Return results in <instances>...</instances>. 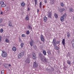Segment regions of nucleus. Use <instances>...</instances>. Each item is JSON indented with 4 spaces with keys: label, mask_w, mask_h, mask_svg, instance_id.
Instances as JSON below:
<instances>
[{
    "label": "nucleus",
    "mask_w": 74,
    "mask_h": 74,
    "mask_svg": "<svg viewBox=\"0 0 74 74\" xmlns=\"http://www.w3.org/2000/svg\"><path fill=\"white\" fill-rule=\"evenodd\" d=\"M39 58L41 61L43 62H44V63H47V60L46 58H45V57L44 56L43 54L41 53L40 54Z\"/></svg>",
    "instance_id": "nucleus-1"
},
{
    "label": "nucleus",
    "mask_w": 74,
    "mask_h": 74,
    "mask_svg": "<svg viewBox=\"0 0 74 74\" xmlns=\"http://www.w3.org/2000/svg\"><path fill=\"white\" fill-rule=\"evenodd\" d=\"M52 43H53V45L54 47L56 48V49L58 50L59 47L57 46V45L56 44V38H55L53 39Z\"/></svg>",
    "instance_id": "nucleus-2"
},
{
    "label": "nucleus",
    "mask_w": 74,
    "mask_h": 74,
    "mask_svg": "<svg viewBox=\"0 0 74 74\" xmlns=\"http://www.w3.org/2000/svg\"><path fill=\"white\" fill-rule=\"evenodd\" d=\"M67 16V15L66 13L64 14L63 16H62L60 18V20L62 22H63L64 21V19L66 18V16Z\"/></svg>",
    "instance_id": "nucleus-3"
},
{
    "label": "nucleus",
    "mask_w": 74,
    "mask_h": 74,
    "mask_svg": "<svg viewBox=\"0 0 74 74\" xmlns=\"http://www.w3.org/2000/svg\"><path fill=\"white\" fill-rule=\"evenodd\" d=\"M2 53L1 54V56L3 58H5L7 57V53L5 51H2Z\"/></svg>",
    "instance_id": "nucleus-4"
},
{
    "label": "nucleus",
    "mask_w": 74,
    "mask_h": 74,
    "mask_svg": "<svg viewBox=\"0 0 74 74\" xmlns=\"http://www.w3.org/2000/svg\"><path fill=\"white\" fill-rule=\"evenodd\" d=\"M47 16L48 18H51L52 17V13L51 12H49L48 13Z\"/></svg>",
    "instance_id": "nucleus-5"
},
{
    "label": "nucleus",
    "mask_w": 74,
    "mask_h": 74,
    "mask_svg": "<svg viewBox=\"0 0 74 74\" xmlns=\"http://www.w3.org/2000/svg\"><path fill=\"white\" fill-rule=\"evenodd\" d=\"M24 55V53H23L21 52V53L18 56V58L20 59V58H21L22 57H23V56Z\"/></svg>",
    "instance_id": "nucleus-6"
},
{
    "label": "nucleus",
    "mask_w": 74,
    "mask_h": 74,
    "mask_svg": "<svg viewBox=\"0 0 74 74\" xmlns=\"http://www.w3.org/2000/svg\"><path fill=\"white\" fill-rule=\"evenodd\" d=\"M33 66L34 67H37L38 66V64L35 62L33 63Z\"/></svg>",
    "instance_id": "nucleus-7"
},
{
    "label": "nucleus",
    "mask_w": 74,
    "mask_h": 74,
    "mask_svg": "<svg viewBox=\"0 0 74 74\" xmlns=\"http://www.w3.org/2000/svg\"><path fill=\"white\" fill-rule=\"evenodd\" d=\"M32 56L33 59H34V60L36 59V54L34 53H33Z\"/></svg>",
    "instance_id": "nucleus-8"
},
{
    "label": "nucleus",
    "mask_w": 74,
    "mask_h": 74,
    "mask_svg": "<svg viewBox=\"0 0 74 74\" xmlns=\"http://www.w3.org/2000/svg\"><path fill=\"white\" fill-rule=\"evenodd\" d=\"M40 39L42 41H44L45 39H44V36L43 35H41V36H40Z\"/></svg>",
    "instance_id": "nucleus-9"
},
{
    "label": "nucleus",
    "mask_w": 74,
    "mask_h": 74,
    "mask_svg": "<svg viewBox=\"0 0 74 74\" xmlns=\"http://www.w3.org/2000/svg\"><path fill=\"white\" fill-rule=\"evenodd\" d=\"M59 11L60 12H62L64 11H65V9L64 8H61L60 9H59Z\"/></svg>",
    "instance_id": "nucleus-10"
},
{
    "label": "nucleus",
    "mask_w": 74,
    "mask_h": 74,
    "mask_svg": "<svg viewBox=\"0 0 74 74\" xmlns=\"http://www.w3.org/2000/svg\"><path fill=\"white\" fill-rule=\"evenodd\" d=\"M69 11L70 12H74V10L72 8H70L69 10Z\"/></svg>",
    "instance_id": "nucleus-11"
},
{
    "label": "nucleus",
    "mask_w": 74,
    "mask_h": 74,
    "mask_svg": "<svg viewBox=\"0 0 74 74\" xmlns=\"http://www.w3.org/2000/svg\"><path fill=\"white\" fill-rule=\"evenodd\" d=\"M27 29H30V30H32V27L30 26V25H29L28 26Z\"/></svg>",
    "instance_id": "nucleus-12"
},
{
    "label": "nucleus",
    "mask_w": 74,
    "mask_h": 74,
    "mask_svg": "<svg viewBox=\"0 0 74 74\" xmlns=\"http://www.w3.org/2000/svg\"><path fill=\"white\" fill-rule=\"evenodd\" d=\"M62 44H63L64 46V45H65V39H63L62 40Z\"/></svg>",
    "instance_id": "nucleus-13"
},
{
    "label": "nucleus",
    "mask_w": 74,
    "mask_h": 74,
    "mask_svg": "<svg viewBox=\"0 0 74 74\" xmlns=\"http://www.w3.org/2000/svg\"><path fill=\"white\" fill-rule=\"evenodd\" d=\"M26 62H27V63H30V59L29 58H27V59L26 60Z\"/></svg>",
    "instance_id": "nucleus-14"
},
{
    "label": "nucleus",
    "mask_w": 74,
    "mask_h": 74,
    "mask_svg": "<svg viewBox=\"0 0 74 74\" xmlns=\"http://www.w3.org/2000/svg\"><path fill=\"white\" fill-rule=\"evenodd\" d=\"M9 26L10 27L12 26V22L11 21H9Z\"/></svg>",
    "instance_id": "nucleus-15"
},
{
    "label": "nucleus",
    "mask_w": 74,
    "mask_h": 74,
    "mask_svg": "<svg viewBox=\"0 0 74 74\" xmlns=\"http://www.w3.org/2000/svg\"><path fill=\"white\" fill-rule=\"evenodd\" d=\"M47 18L46 16H45L44 18V21L45 22H47Z\"/></svg>",
    "instance_id": "nucleus-16"
},
{
    "label": "nucleus",
    "mask_w": 74,
    "mask_h": 74,
    "mask_svg": "<svg viewBox=\"0 0 74 74\" xmlns=\"http://www.w3.org/2000/svg\"><path fill=\"white\" fill-rule=\"evenodd\" d=\"M71 43L72 44V47L74 48V39L71 41Z\"/></svg>",
    "instance_id": "nucleus-17"
},
{
    "label": "nucleus",
    "mask_w": 74,
    "mask_h": 74,
    "mask_svg": "<svg viewBox=\"0 0 74 74\" xmlns=\"http://www.w3.org/2000/svg\"><path fill=\"white\" fill-rule=\"evenodd\" d=\"M33 41L32 40L30 43V44L31 47L33 46Z\"/></svg>",
    "instance_id": "nucleus-18"
},
{
    "label": "nucleus",
    "mask_w": 74,
    "mask_h": 74,
    "mask_svg": "<svg viewBox=\"0 0 74 74\" xmlns=\"http://www.w3.org/2000/svg\"><path fill=\"white\" fill-rule=\"evenodd\" d=\"M43 53L45 56V55H47V52H46V51H45V50L43 51Z\"/></svg>",
    "instance_id": "nucleus-19"
},
{
    "label": "nucleus",
    "mask_w": 74,
    "mask_h": 74,
    "mask_svg": "<svg viewBox=\"0 0 74 74\" xmlns=\"http://www.w3.org/2000/svg\"><path fill=\"white\" fill-rule=\"evenodd\" d=\"M54 16L56 18H58V15L56 14L55 13L54 14Z\"/></svg>",
    "instance_id": "nucleus-20"
},
{
    "label": "nucleus",
    "mask_w": 74,
    "mask_h": 74,
    "mask_svg": "<svg viewBox=\"0 0 74 74\" xmlns=\"http://www.w3.org/2000/svg\"><path fill=\"white\" fill-rule=\"evenodd\" d=\"M67 36L68 37H70V34L69 32H68L67 33Z\"/></svg>",
    "instance_id": "nucleus-21"
},
{
    "label": "nucleus",
    "mask_w": 74,
    "mask_h": 74,
    "mask_svg": "<svg viewBox=\"0 0 74 74\" xmlns=\"http://www.w3.org/2000/svg\"><path fill=\"white\" fill-rule=\"evenodd\" d=\"M6 6V5L5 4H4L3 3V4L2 5H1V7H5Z\"/></svg>",
    "instance_id": "nucleus-22"
},
{
    "label": "nucleus",
    "mask_w": 74,
    "mask_h": 74,
    "mask_svg": "<svg viewBox=\"0 0 74 74\" xmlns=\"http://www.w3.org/2000/svg\"><path fill=\"white\" fill-rule=\"evenodd\" d=\"M12 50L13 51H15L16 50V48L15 47H13L12 48Z\"/></svg>",
    "instance_id": "nucleus-23"
},
{
    "label": "nucleus",
    "mask_w": 74,
    "mask_h": 74,
    "mask_svg": "<svg viewBox=\"0 0 74 74\" xmlns=\"http://www.w3.org/2000/svg\"><path fill=\"white\" fill-rule=\"evenodd\" d=\"M21 48H22V47H23V46H24V43H21Z\"/></svg>",
    "instance_id": "nucleus-24"
},
{
    "label": "nucleus",
    "mask_w": 74,
    "mask_h": 74,
    "mask_svg": "<svg viewBox=\"0 0 74 74\" xmlns=\"http://www.w3.org/2000/svg\"><path fill=\"white\" fill-rule=\"evenodd\" d=\"M67 63L68 64L70 65V63H71V62H70L69 60H68L67 61Z\"/></svg>",
    "instance_id": "nucleus-25"
},
{
    "label": "nucleus",
    "mask_w": 74,
    "mask_h": 74,
    "mask_svg": "<svg viewBox=\"0 0 74 74\" xmlns=\"http://www.w3.org/2000/svg\"><path fill=\"white\" fill-rule=\"evenodd\" d=\"M55 2V1L54 0H51V3L53 4H54V2Z\"/></svg>",
    "instance_id": "nucleus-26"
},
{
    "label": "nucleus",
    "mask_w": 74,
    "mask_h": 74,
    "mask_svg": "<svg viewBox=\"0 0 74 74\" xmlns=\"http://www.w3.org/2000/svg\"><path fill=\"white\" fill-rule=\"evenodd\" d=\"M29 16L28 15H27L26 17V21H28L29 20Z\"/></svg>",
    "instance_id": "nucleus-27"
},
{
    "label": "nucleus",
    "mask_w": 74,
    "mask_h": 74,
    "mask_svg": "<svg viewBox=\"0 0 74 74\" xmlns=\"http://www.w3.org/2000/svg\"><path fill=\"white\" fill-rule=\"evenodd\" d=\"M42 6V4L41 3V2L39 4V7L40 8H41V7Z\"/></svg>",
    "instance_id": "nucleus-28"
},
{
    "label": "nucleus",
    "mask_w": 74,
    "mask_h": 74,
    "mask_svg": "<svg viewBox=\"0 0 74 74\" xmlns=\"http://www.w3.org/2000/svg\"><path fill=\"white\" fill-rule=\"evenodd\" d=\"M21 5L23 7H24V6H25V3L23 2L21 4Z\"/></svg>",
    "instance_id": "nucleus-29"
},
{
    "label": "nucleus",
    "mask_w": 74,
    "mask_h": 74,
    "mask_svg": "<svg viewBox=\"0 0 74 74\" xmlns=\"http://www.w3.org/2000/svg\"><path fill=\"white\" fill-rule=\"evenodd\" d=\"M60 5L62 6V7H63L64 6V3H61Z\"/></svg>",
    "instance_id": "nucleus-30"
},
{
    "label": "nucleus",
    "mask_w": 74,
    "mask_h": 74,
    "mask_svg": "<svg viewBox=\"0 0 74 74\" xmlns=\"http://www.w3.org/2000/svg\"><path fill=\"white\" fill-rule=\"evenodd\" d=\"M1 74H4V70H3L1 71Z\"/></svg>",
    "instance_id": "nucleus-31"
},
{
    "label": "nucleus",
    "mask_w": 74,
    "mask_h": 74,
    "mask_svg": "<svg viewBox=\"0 0 74 74\" xmlns=\"http://www.w3.org/2000/svg\"><path fill=\"white\" fill-rule=\"evenodd\" d=\"M5 42H9V40L7 39H6L5 40Z\"/></svg>",
    "instance_id": "nucleus-32"
},
{
    "label": "nucleus",
    "mask_w": 74,
    "mask_h": 74,
    "mask_svg": "<svg viewBox=\"0 0 74 74\" xmlns=\"http://www.w3.org/2000/svg\"><path fill=\"white\" fill-rule=\"evenodd\" d=\"M60 41H57V42H56V44L57 45V44H59L60 43Z\"/></svg>",
    "instance_id": "nucleus-33"
},
{
    "label": "nucleus",
    "mask_w": 74,
    "mask_h": 74,
    "mask_svg": "<svg viewBox=\"0 0 74 74\" xmlns=\"http://www.w3.org/2000/svg\"><path fill=\"white\" fill-rule=\"evenodd\" d=\"M4 3L3 1H1L0 3L1 4V5H2V4H4Z\"/></svg>",
    "instance_id": "nucleus-34"
},
{
    "label": "nucleus",
    "mask_w": 74,
    "mask_h": 74,
    "mask_svg": "<svg viewBox=\"0 0 74 74\" xmlns=\"http://www.w3.org/2000/svg\"><path fill=\"white\" fill-rule=\"evenodd\" d=\"M1 33H3V29H1L0 30Z\"/></svg>",
    "instance_id": "nucleus-35"
},
{
    "label": "nucleus",
    "mask_w": 74,
    "mask_h": 74,
    "mask_svg": "<svg viewBox=\"0 0 74 74\" xmlns=\"http://www.w3.org/2000/svg\"><path fill=\"white\" fill-rule=\"evenodd\" d=\"M3 21V19L2 18H0V23H1Z\"/></svg>",
    "instance_id": "nucleus-36"
},
{
    "label": "nucleus",
    "mask_w": 74,
    "mask_h": 74,
    "mask_svg": "<svg viewBox=\"0 0 74 74\" xmlns=\"http://www.w3.org/2000/svg\"><path fill=\"white\" fill-rule=\"evenodd\" d=\"M22 37H25V35L24 34H22L21 35Z\"/></svg>",
    "instance_id": "nucleus-37"
},
{
    "label": "nucleus",
    "mask_w": 74,
    "mask_h": 74,
    "mask_svg": "<svg viewBox=\"0 0 74 74\" xmlns=\"http://www.w3.org/2000/svg\"><path fill=\"white\" fill-rule=\"evenodd\" d=\"M29 33H30V32H29V31H27V34H29Z\"/></svg>",
    "instance_id": "nucleus-38"
},
{
    "label": "nucleus",
    "mask_w": 74,
    "mask_h": 74,
    "mask_svg": "<svg viewBox=\"0 0 74 74\" xmlns=\"http://www.w3.org/2000/svg\"><path fill=\"white\" fill-rule=\"evenodd\" d=\"M37 2H35V4L36 7H37Z\"/></svg>",
    "instance_id": "nucleus-39"
},
{
    "label": "nucleus",
    "mask_w": 74,
    "mask_h": 74,
    "mask_svg": "<svg viewBox=\"0 0 74 74\" xmlns=\"http://www.w3.org/2000/svg\"><path fill=\"white\" fill-rule=\"evenodd\" d=\"M1 38H2V37L1 36H0V42L1 41Z\"/></svg>",
    "instance_id": "nucleus-40"
},
{
    "label": "nucleus",
    "mask_w": 74,
    "mask_h": 74,
    "mask_svg": "<svg viewBox=\"0 0 74 74\" xmlns=\"http://www.w3.org/2000/svg\"><path fill=\"white\" fill-rule=\"evenodd\" d=\"M34 47L35 49H36V48H37V46H36V45H34Z\"/></svg>",
    "instance_id": "nucleus-41"
},
{
    "label": "nucleus",
    "mask_w": 74,
    "mask_h": 74,
    "mask_svg": "<svg viewBox=\"0 0 74 74\" xmlns=\"http://www.w3.org/2000/svg\"><path fill=\"white\" fill-rule=\"evenodd\" d=\"M44 2H45V3H47V1L46 0H45L44 1Z\"/></svg>",
    "instance_id": "nucleus-42"
},
{
    "label": "nucleus",
    "mask_w": 74,
    "mask_h": 74,
    "mask_svg": "<svg viewBox=\"0 0 74 74\" xmlns=\"http://www.w3.org/2000/svg\"><path fill=\"white\" fill-rule=\"evenodd\" d=\"M19 42H21V38H19Z\"/></svg>",
    "instance_id": "nucleus-43"
},
{
    "label": "nucleus",
    "mask_w": 74,
    "mask_h": 74,
    "mask_svg": "<svg viewBox=\"0 0 74 74\" xmlns=\"http://www.w3.org/2000/svg\"><path fill=\"white\" fill-rule=\"evenodd\" d=\"M37 12H38H38H39V9H38L37 10Z\"/></svg>",
    "instance_id": "nucleus-44"
},
{
    "label": "nucleus",
    "mask_w": 74,
    "mask_h": 74,
    "mask_svg": "<svg viewBox=\"0 0 74 74\" xmlns=\"http://www.w3.org/2000/svg\"><path fill=\"white\" fill-rule=\"evenodd\" d=\"M28 11H30V8H28Z\"/></svg>",
    "instance_id": "nucleus-45"
},
{
    "label": "nucleus",
    "mask_w": 74,
    "mask_h": 74,
    "mask_svg": "<svg viewBox=\"0 0 74 74\" xmlns=\"http://www.w3.org/2000/svg\"><path fill=\"white\" fill-rule=\"evenodd\" d=\"M35 2H37V0H34Z\"/></svg>",
    "instance_id": "nucleus-46"
},
{
    "label": "nucleus",
    "mask_w": 74,
    "mask_h": 74,
    "mask_svg": "<svg viewBox=\"0 0 74 74\" xmlns=\"http://www.w3.org/2000/svg\"><path fill=\"white\" fill-rule=\"evenodd\" d=\"M3 13L2 12H1V14H3Z\"/></svg>",
    "instance_id": "nucleus-47"
},
{
    "label": "nucleus",
    "mask_w": 74,
    "mask_h": 74,
    "mask_svg": "<svg viewBox=\"0 0 74 74\" xmlns=\"http://www.w3.org/2000/svg\"><path fill=\"white\" fill-rule=\"evenodd\" d=\"M9 66H11V65H10V64H9Z\"/></svg>",
    "instance_id": "nucleus-48"
},
{
    "label": "nucleus",
    "mask_w": 74,
    "mask_h": 74,
    "mask_svg": "<svg viewBox=\"0 0 74 74\" xmlns=\"http://www.w3.org/2000/svg\"><path fill=\"white\" fill-rule=\"evenodd\" d=\"M73 32H74V29L73 30Z\"/></svg>",
    "instance_id": "nucleus-49"
},
{
    "label": "nucleus",
    "mask_w": 74,
    "mask_h": 74,
    "mask_svg": "<svg viewBox=\"0 0 74 74\" xmlns=\"http://www.w3.org/2000/svg\"><path fill=\"white\" fill-rule=\"evenodd\" d=\"M13 1H14V0H13Z\"/></svg>",
    "instance_id": "nucleus-50"
}]
</instances>
